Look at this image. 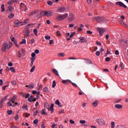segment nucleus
<instances>
[{"label": "nucleus", "mask_w": 128, "mask_h": 128, "mask_svg": "<svg viewBox=\"0 0 128 128\" xmlns=\"http://www.w3.org/2000/svg\"><path fill=\"white\" fill-rule=\"evenodd\" d=\"M66 54H64V53H59V54H58V56H65Z\"/></svg>", "instance_id": "nucleus-39"}, {"label": "nucleus", "mask_w": 128, "mask_h": 128, "mask_svg": "<svg viewBox=\"0 0 128 128\" xmlns=\"http://www.w3.org/2000/svg\"><path fill=\"white\" fill-rule=\"evenodd\" d=\"M98 104V101H95L92 103V106H96Z\"/></svg>", "instance_id": "nucleus-28"}, {"label": "nucleus", "mask_w": 128, "mask_h": 128, "mask_svg": "<svg viewBox=\"0 0 128 128\" xmlns=\"http://www.w3.org/2000/svg\"><path fill=\"white\" fill-rule=\"evenodd\" d=\"M36 60V58H30V66H34V60Z\"/></svg>", "instance_id": "nucleus-14"}, {"label": "nucleus", "mask_w": 128, "mask_h": 128, "mask_svg": "<svg viewBox=\"0 0 128 128\" xmlns=\"http://www.w3.org/2000/svg\"><path fill=\"white\" fill-rule=\"evenodd\" d=\"M42 114H44V115L46 114V112H45L44 110H42Z\"/></svg>", "instance_id": "nucleus-50"}, {"label": "nucleus", "mask_w": 128, "mask_h": 128, "mask_svg": "<svg viewBox=\"0 0 128 128\" xmlns=\"http://www.w3.org/2000/svg\"><path fill=\"white\" fill-rule=\"evenodd\" d=\"M40 88H42V84H40L39 86L38 90H40Z\"/></svg>", "instance_id": "nucleus-63"}, {"label": "nucleus", "mask_w": 128, "mask_h": 128, "mask_svg": "<svg viewBox=\"0 0 128 128\" xmlns=\"http://www.w3.org/2000/svg\"><path fill=\"white\" fill-rule=\"evenodd\" d=\"M74 34H76V32H74L72 34H71L70 37L72 38V36H74Z\"/></svg>", "instance_id": "nucleus-49"}, {"label": "nucleus", "mask_w": 128, "mask_h": 128, "mask_svg": "<svg viewBox=\"0 0 128 128\" xmlns=\"http://www.w3.org/2000/svg\"><path fill=\"white\" fill-rule=\"evenodd\" d=\"M96 122L100 126H104V119H97Z\"/></svg>", "instance_id": "nucleus-7"}, {"label": "nucleus", "mask_w": 128, "mask_h": 128, "mask_svg": "<svg viewBox=\"0 0 128 128\" xmlns=\"http://www.w3.org/2000/svg\"><path fill=\"white\" fill-rule=\"evenodd\" d=\"M2 104H4V99H1L0 102V108H2Z\"/></svg>", "instance_id": "nucleus-31"}, {"label": "nucleus", "mask_w": 128, "mask_h": 128, "mask_svg": "<svg viewBox=\"0 0 128 128\" xmlns=\"http://www.w3.org/2000/svg\"><path fill=\"white\" fill-rule=\"evenodd\" d=\"M54 104H52L50 105V108H48V110H51V112H54Z\"/></svg>", "instance_id": "nucleus-17"}, {"label": "nucleus", "mask_w": 128, "mask_h": 128, "mask_svg": "<svg viewBox=\"0 0 128 128\" xmlns=\"http://www.w3.org/2000/svg\"><path fill=\"white\" fill-rule=\"evenodd\" d=\"M40 14L41 15V16H46V11L44 12H42L40 13Z\"/></svg>", "instance_id": "nucleus-40"}, {"label": "nucleus", "mask_w": 128, "mask_h": 128, "mask_svg": "<svg viewBox=\"0 0 128 128\" xmlns=\"http://www.w3.org/2000/svg\"><path fill=\"white\" fill-rule=\"evenodd\" d=\"M18 115L16 114L14 116V119L16 120H18Z\"/></svg>", "instance_id": "nucleus-64"}, {"label": "nucleus", "mask_w": 128, "mask_h": 128, "mask_svg": "<svg viewBox=\"0 0 128 128\" xmlns=\"http://www.w3.org/2000/svg\"><path fill=\"white\" fill-rule=\"evenodd\" d=\"M86 2H88V4H92V0H86Z\"/></svg>", "instance_id": "nucleus-52"}, {"label": "nucleus", "mask_w": 128, "mask_h": 128, "mask_svg": "<svg viewBox=\"0 0 128 128\" xmlns=\"http://www.w3.org/2000/svg\"><path fill=\"white\" fill-rule=\"evenodd\" d=\"M16 98V96H14L10 100L11 102H12V104H14Z\"/></svg>", "instance_id": "nucleus-21"}, {"label": "nucleus", "mask_w": 128, "mask_h": 128, "mask_svg": "<svg viewBox=\"0 0 128 128\" xmlns=\"http://www.w3.org/2000/svg\"><path fill=\"white\" fill-rule=\"evenodd\" d=\"M34 42H36V40H34V39L32 38V39L30 40V44H34Z\"/></svg>", "instance_id": "nucleus-33"}, {"label": "nucleus", "mask_w": 128, "mask_h": 128, "mask_svg": "<svg viewBox=\"0 0 128 128\" xmlns=\"http://www.w3.org/2000/svg\"><path fill=\"white\" fill-rule=\"evenodd\" d=\"M116 4H117L118 6H122L123 8H126V6L124 5V4L122 3V2H116Z\"/></svg>", "instance_id": "nucleus-11"}, {"label": "nucleus", "mask_w": 128, "mask_h": 128, "mask_svg": "<svg viewBox=\"0 0 128 128\" xmlns=\"http://www.w3.org/2000/svg\"><path fill=\"white\" fill-rule=\"evenodd\" d=\"M17 56L18 58H21L22 57V54L20 53V51H18L17 53Z\"/></svg>", "instance_id": "nucleus-35"}, {"label": "nucleus", "mask_w": 128, "mask_h": 128, "mask_svg": "<svg viewBox=\"0 0 128 128\" xmlns=\"http://www.w3.org/2000/svg\"><path fill=\"white\" fill-rule=\"evenodd\" d=\"M8 10H9V12H12L14 10V8L12 6H9V7L8 8Z\"/></svg>", "instance_id": "nucleus-27"}, {"label": "nucleus", "mask_w": 128, "mask_h": 128, "mask_svg": "<svg viewBox=\"0 0 128 128\" xmlns=\"http://www.w3.org/2000/svg\"><path fill=\"white\" fill-rule=\"evenodd\" d=\"M70 84H72V86H74V88H77L78 87V85H76V84L75 83L72 82V80H69Z\"/></svg>", "instance_id": "nucleus-26"}, {"label": "nucleus", "mask_w": 128, "mask_h": 128, "mask_svg": "<svg viewBox=\"0 0 128 128\" xmlns=\"http://www.w3.org/2000/svg\"><path fill=\"white\" fill-rule=\"evenodd\" d=\"M52 72H53V74H56V76H60V74H58V71L56 69H52Z\"/></svg>", "instance_id": "nucleus-13"}, {"label": "nucleus", "mask_w": 128, "mask_h": 128, "mask_svg": "<svg viewBox=\"0 0 128 128\" xmlns=\"http://www.w3.org/2000/svg\"><path fill=\"white\" fill-rule=\"evenodd\" d=\"M93 20H94V22H104L106 21V18L102 16H95L92 18Z\"/></svg>", "instance_id": "nucleus-2"}, {"label": "nucleus", "mask_w": 128, "mask_h": 128, "mask_svg": "<svg viewBox=\"0 0 128 128\" xmlns=\"http://www.w3.org/2000/svg\"><path fill=\"white\" fill-rule=\"evenodd\" d=\"M12 42H14V44H15L16 46V48H20V46H18V44H16V42L14 41V38H12L11 39Z\"/></svg>", "instance_id": "nucleus-18"}, {"label": "nucleus", "mask_w": 128, "mask_h": 128, "mask_svg": "<svg viewBox=\"0 0 128 128\" xmlns=\"http://www.w3.org/2000/svg\"><path fill=\"white\" fill-rule=\"evenodd\" d=\"M38 122V119H36L35 120H34L33 123L34 124H36Z\"/></svg>", "instance_id": "nucleus-41"}, {"label": "nucleus", "mask_w": 128, "mask_h": 128, "mask_svg": "<svg viewBox=\"0 0 128 128\" xmlns=\"http://www.w3.org/2000/svg\"><path fill=\"white\" fill-rule=\"evenodd\" d=\"M10 70L12 72H16V70H14V67L10 68Z\"/></svg>", "instance_id": "nucleus-36"}, {"label": "nucleus", "mask_w": 128, "mask_h": 128, "mask_svg": "<svg viewBox=\"0 0 128 128\" xmlns=\"http://www.w3.org/2000/svg\"><path fill=\"white\" fill-rule=\"evenodd\" d=\"M115 54H116V56H118V54H120V52H118V50H116L115 51Z\"/></svg>", "instance_id": "nucleus-57"}, {"label": "nucleus", "mask_w": 128, "mask_h": 128, "mask_svg": "<svg viewBox=\"0 0 128 128\" xmlns=\"http://www.w3.org/2000/svg\"><path fill=\"white\" fill-rule=\"evenodd\" d=\"M33 99H34V96H31L28 98V101L30 102H32Z\"/></svg>", "instance_id": "nucleus-25"}, {"label": "nucleus", "mask_w": 128, "mask_h": 128, "mask_svg": "<svg viewBox=\"0 0 128 128\" xmlns=\"http://www.w3.org/2000/svg\"><path fill=\"white\" fill-rule=\"evenodd\" d=\"M98 32H99V34L100 36H102L103 35L102 34H104V30L102 28H98V29H97Z\"/></svg>", "instance_id": "nucleus-10"}, {"label": "nucleus", "mask_w": 128, "mask_h": 128, "mask_svg": "<svg viewBox=\"0 0 128 128\" xmlns=\"http://www.w3.org/2000/svg\"><path fill=\"white\" fill-rule=\"evenodd\" d=\"M30 20V19L28 18V19H25L24 20V22H22V24H24V26L25 24H28V22Z\"/></svg>", "instance_id": "nucleus-24"}, {"label": "nucleus", "mask_w": 128, "mask_h": 128, "mask_svg": "<svg viewBox=\"0 0 128 128\" xmlns=\"http://www.w3.org/2000/svg\"><path fill=\"white\" fill-rule=\"evenodd\" d=\"M12 46V42H10L8 44L5 43L2 45V52H5L6 50H10Z\"/></svg>", "instance_id": "nucleus-1"}, {"label": "nucleus", "mask_w": 128, "mask_h": 128, "mask_svg": "<svg viewBox=\"0 0 128 128\" xmlns=\"http://www.w3.org/2000/svg\"><path fill=\"white\" fill-rule=\"evenodd\" d=\"M45 16H52V12L50 11H45Z\"/></svg>", "instance_id": "nucleus-12"}, {"label": "nucleus", "mask_w": 128, "mask_h": 128, "mask_svg": "<svg viewBox=\"0 0 128 128\" xmlns=\"http://www.w3.org/2000/svg\"><path fill=\"white\" fill-rule=\"evenodd\" d=\"M70 80H62V84H68V82H70Z\"/></svg>", "instance_id": "nucleus-23"}, {"label": "nucleus", "mask_w": 128, "mask_h": 128, "mask_svg": "<svg viewBox=\"0 0 128 128\" xmlns=\"http://www.w3.org/2000/svg\"><path fill=\"white\" fill-rule=\"evenodd\" d=\"M78 40H80L78 42H82L83 44L88 42V40H86V37L80 36L78 38Z\"/></svg>", "instance_id": "nucleus-6"}, {"label": "nucleus", "mask_w": 128, "mask_h": 128, "mask_svg": "<svg viewBox=\"0 0 128 128\" xmlns=\"http://www.w3.org/2000/svg\"><path fill=\"white\" fill-rule=\"evenodd\" d=\"M26 39H23L20 42V44H26Z\"/></svg>", "instance_id": "nucleus-29"}, {"label": "nucleus", "mask_w": 128, "mask_h": 128, "mask_svg": "<svg viewBox=\"0 0 128 128\" xmlns=\"http://www.w3.org/2000/svg\"><path fill=\"white\" fill-rule=\"evenodd\" d=\"M31 56H32V58H34V56H36V53H34V52L32 53Z\"/></svg>", "instance_id": "nucleus-55"}, {"label": "nucleus", "mask_w": 128, "mask_h": 128, "mask_svg": "<svg viewBox=\"0 0 128 128\" xmlns=\"http://www.w3.org/2000/svg\"><path fill=\"white\" fill-rule=\"evenodd\" d=\"M96 56H100V51H96Z\"/></svg>", "instance_id": "nucleus-47"}, {"label": "nucleus", "mask_w": 128, "mask_h": 128, "mask_svg": "<svg viewBox=\"0 0 128 128\" xmlns=\"http://www.w3.org/2000/svg\"><path fill=\"white\" fill-rule=\"evenodd\" d=\"M66 12V8L64 7H61L58 8L57 10L58 12Z\"/></svg>", "instance_id": "nucleus-8"}, {"label": "nucleus", "mask_w": 128, "mask_h": 128, "mask_svg": "<svg viewBox=\"0 0 128 128\" xmlns=\"http://www.w3.org/2000/svg\"><path fill=\"white\" fill-rule=\"evenodd\" d=\"M43 90L44 92H46V94H48V92H50V90L48 87L44 88Z\"/></svg>", "instance_id": "nucleus-20"}, {"label": "nucleus", "mask_w": 128, "mask_h": 128, "mask_svg": "<svg viewBox=\"0 0 128 128\" xmlns=\"http://www.w3.org/2000/svg\"><path fill=\"white\" fill-rule=\"evenodd\" d=\"M4 84V82L2 81V80H0V86H2V84Z\"/></svg>", "instance_id": "nucleus-62"}, {"label": "nucleus", "mask_w": 128, "mask_h": 128, "mask_svg": "<svg viewBox=\"0 0 128 128\" xmlns=\"http://www.w3.org/2000/svg\"><path fill=\"white\" fill-rule=\"evenodd\" d=\"M69 18L70 22H72V20H74V14H70Z\"/></svg>", "instance_id": "nucleus-15"}, {"label": "nucleus", "mask_w": 128, "mask_h": 128, "mask_svg": "<svg viewBox=\"0 0 128 128\" xmlns=\"http://www.w3.org/2000/svg\"><path fill=\"white\" fill-rule=\"evenodd\" d=\"M14 14L13 13L10 14L8 16L10 18H14Z\"/></svg>", "instance_id": "nucleus-30"}, {"label": "nucleus", "mask_w": 128, "mask_h": 128, "mask_svg": "<svg viewBox=\"0 0 128 128\" xmlns=\"http://www.w3.org/2000/svg\"><path fill=\"white\" fill-rule=\"evenodd\" d=\"M56 81L54 80L52 82V88H56Z\"/></svg>", "instance_id": "nucleus-34"}, {"label": "nucleus", "mask_w": 128, "mask_h": 128, "mask_svg": "<svg viewBox=\"0 0 128 128\" xmlns=\"http://www.w3.org/2000/svg\"><path fill=\"white\" fill-rule=\"evenodd\" d=\"M30 116V114H29L25 113L26 118H28V116Z\"/></svg>", "instance_id": "nucleus-60"}, {"label": "nucleus", "mask_w": 128, "mask_h": 128, "mask_svg": "<svg viewBox=\"0 0 128 128\" xmlns=\"http://www.w3.org/2000/svg\"><path fill=\"white\" fill-rule=\"evenodd\" d=\"M68 16V13H66L64 14L58 16L57 18L58 20H64V18H66Z\"/></svg>", "instance_id": "nucleus-3"}, {"label": "nucleus", "mask_w": 128, "mask_h": 128, "mask_svg": "<svg viewBox=\"0 0 128 128\" xmlns=\"http://www.w3.org/2000/svg\"><path fill=\"white\" fill-rule=\"evenodd\" d=\"M114 126H115L114 122H111V128H114Z\"/></svg>", "instance_id": "nucleus-45"}, {"label": "nucleus", "mask_w": 128, "mask_h": 128, "mask_svg": "<svg viewBox=\"0 0 128 128\" xmlns=\"http://www.w3.org/2000/svg\"><path fill=\"white\" fill-rule=\"evenodd\" d=\"M7 113L10 116V114H12V110H8L7 111Z\"/></svg>", "instance_id": "nucleus-43"}, {"label": "nucleus", "mask_w": 128, "mask_h": 128, "mask_svg": "<svg viewBox=\"0 0 128 128\" xmlns=\"http://www.w3.org/2000/svg\"><path fill=\"white\" fill-rule=\"evenodd\" d=\"M96 44H97V46H102V43H100V42L96 41Z\"/></svg>", "instance_id": "nucleus-51"}, {"label": "nucleus", "mask_w": 128, "mask_h": 128, "mask_svg": "<svg viewBox=\"0 0 128 128\" xmlns=\"http://www.w3.org/2000/svg\"><path fill=\"white\" fill-rule=\"evenodd\" d=\"M8 96H6L4 97V98H2V100H4H4H6L8 99Z\"/></svg>", "instance_id": "nucleus-56"}, {"label": "nucleus", "mask_w": 128, "mask_h": 128, "mask_svg": "<svg viewBox=\"0 0 128 128\" xmlns=\"http://www.w3.org/2000/svg\"><path fill=\"white\" fill-rule=\"evenodd\" d=\"M30 29L29 28H26L24 32V38H28L30 36Z\"/></svg>", "instance_id": "nucleus-5"}, {"label": "nucleus", "mask_w": 128, "mask_h": 128, "mask_svg": "<svg viewBox=\"0 0 128 128\" xmlns=\"http://www.w3.org/2000/svg\"><path fill=\"white\" fill-rule=\"evenodd\" d=\"M33 32L35 34V36H38V30L34 29L33 30Z\"/></svg>", "instance_id": "nucleus-37"}, {"label": "nucleus", "mask_w": 128, "mask_h": 128, "mask_svg": "<svg viewBox=\"0 0 128 128\" xmlns=\"http://www.w3.org/2000/svg\"><path fill=\"white\" fill-rule=\"evenodd\" d=\"M34 54H40V50H34Z\"/></svg>", "instance_id": "nucleus-59"}, {"label": "nucleus", "mask_w": 128, "mask_h": 128, "mask_svg": "<svg viewBox=\"0 0 128 128\" xmlns=\"http://www.w3.org/2000/svg\"><path fill=\"white\" fill-rule=\"evenodd\" d=\"M80 124H86V120H81L80 121Z\"/></svg>", "instance_id": "nucleus-46"}, {"label": "nucleus", "mask_w": 128, "mask_h": 128, "mask_svg": "<svg viewBox=\"0 0 128 128\" xmlns=\"http://www.w3.org/2000/svg\"><path fill=\"white\" fill-rule=\"evenodd\" d=\"M45 38L46 40H50V37L49 36H46Z\"/></svg>", "instance_id": "nucleus-53"}, {"label": "nucleus", "mask_w": 128, "mask_h": 128, "mask_svg": "<svg viewBox=\"0 0 128 128\" xmlns=\"http://www.w3.org/2000/svg\"><path fill=\"white\" fill-rule=\"evenodd\" d=\"M30 94H26V96H25V98H30Z\"/></svg>", "instance_id": "nucleus-54"}, {"label": "nucleus", "mask_w": 128, "mask_h": 128, "mask_svg": "<svg viewBox=\"0 0 128 128\" xmlns=\"http://www.w3.org/2000/svg\"><path fill=\"white\" fill-rule=\"evenodd\" d=\"M55 104H57V106H60V100H56V102H55Z\"/></svg>", "instance_id": "nucleus-44"}, {"label": "nucleus", "mask_w": 128, "mask_h": 128, "mask_svg": "<svg viewBox=\"0 0 128 128\" xmlns=\"http://www.w3.org/2000/svg\"><path fill=\"white\" fill-rule=\"evenodd\" d=\"M115 108H122V106L120 104H116L115 105Z\"/></svg>", "instance_id": "nucleus-22"}, {"label": "nucleus", "mask_w": 128, "mask_h": 128, "mask_svg": "<svg viewBox=\"0 0 128 128\" xmlns=\"http://www.w3.org/2000/svg\"><path fill=\"white\" fill-rule=\"evenodd\" d=\"M106 60L108 62H110V58H109V57L106 58Z\"/></svg>", "instance_id": "nucleus-48"}, {"label": "nucleus", "mask_w": 128, "mask_h": 128, "mask_svg": "<svg viewBox=\"0 0 128 128\" xmlns=\"http://www.w3.org/2000/svg\"><path fill=\"white\" fill-rule=\"evenodd\" d=\"M1 8H2V12H4L5 9H4V4H2L1 6Z\"/></svg>", "instance_id": "nucleus-32"}, {"label": "nucleus", "mask_w": 128, "mask_h": 128, "mask_svg": "<svg viewBox=\"0 0 128 128\" xmlns=\"http://www.w3.org/2000/svg\"><path fill=\"white\" fill-rule=\"evenodd\" d=\"M35 68H36V66H32V68L30 70V72H34Z\"/></svg>", "instance_id": "nucleus-38"}, {"label": "nucleus", "mask_w": 128, "mask_h": 128, "mask_svg": "<svg viewBox=\"0 0 128 128\" xmlns=\"http://www.w3.org/2000/svg\"><path fill=\"white\" fill-rule=\"evenodd\" d=\"M52 44H54V40H50V46H52Z\"/></svg>", "instance_id": "nucleus-61"}, {"label": "nucleus", "mask_w": 128, "mask_h": 128, "mask_svg": "<svg viewBox=\"0 0 128 128\" xmlns=\"http://www.w3.org/2000/svg\"><path fill=\"white\" fill-rule=\"evenodd\" d=\"M84 60H86V64H92V62L89 59H85Z\"/></svg>", "instance_id": "nucleus-19"}, {"label": "nucleus", "mask_w": 128, "mask_h": 128, "mask_svg": "<svg viewBox=\"0 0 128 128\" xmlns=\"http://www.w3.org/2000/svg\"><path fill=\"white\" fill-rule=\"evenodd\" d=\"M14 27L16 28L18 26H24V23H22V22H20L18 20H16L14 22Z\"/></svg>", "instance_id": "nucleus-4"}, {"label": "nucleus", "mask_w": 128, "mask_h": 128, "mask_svg": "<svg viewBox=\"0 0 128 128\" xmlns=\"http://www.w3.org/2000/svg\"><path fill=\"white\" fill-rule=\"evenodd\" d=\"M8 106H12V103L10 102H8Z\"/></svg>", "instance_id": "nucleus-58"}, {"label": "nucleus", "mask_w": 128, "mask_h": 128, "mask_svg": "<svg viewBox=\"0 0 128 128\" xmlns=\"http://www.w3.org/2000/svg\"><path fill=\"white\" fill-rule=\"evenodd\" d=\"M26 88H28L32 89L34 88V86L33 84H30V85H26Z\"/></svg>", "instance_id": "nucleus-16"}, {"label": "nucleus", "mask_w": 128, "mask_h": 128, "mask_svg": "<svg viewBox=\"0 0 128 128\" xmlns=\"http://www.w3.org/2000/svg\"><path fill=\"white\" fill-rule=\"evenodd\" d=\"M47 4H48V6H52L53 3L51 1H48V2H47Z\"/></svg>", "instance_id": "nucleus-42"}, {"label": "nucleus", "mask_w": 128, "mask_h": 128, "mask_svg": "<svg viewBox=\"0 0 128 128\" xmlns=\"http://www.w3.org/2000/svg\"><path fill=\"white\" fill-rule=\"evenodd\" d=\"M20 10H26V4L24 3H21L20 4Z\"/></svg>", "instance_id": "nucleus-9"}]
</instances>
